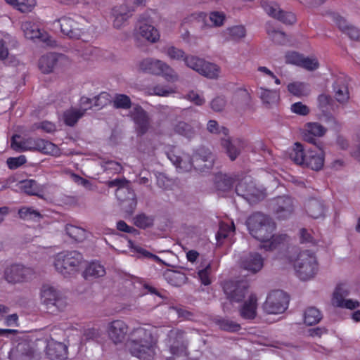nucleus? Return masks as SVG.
Masks as SVG:
<instances>
[{
  "mask_svg": "<svg viewBox=\"0 0 360 360\" xmlns=\"http://www.w3.org/2000/svg\"><path fill=\"white\" fill-rule=\"evenodd\" d=\"M136 36L142 37L150 43L155 44L160 40L159 30L153 25L141 23L136 29Z\"/></svg>",
  "mask_w": 360,
  "mask_h": 360,
  "instance_id": "26",
  "label": "nucleus"
},
{
  "mask_svg": "<svg viewBox=\"0 0 360 360\" xmlns=\"http://www.w3.org/2000/svg\"><path fill=\"white\" fill-rule=\"evenodd\" d=\"M217 323L221 330L229 332H236L240 329V324L229 319H219L217 321Z\"/></svg>",
  "mask_w": 360,
  "mask_h": 360,
  "instance_id": "58",
  "label": "nucleus"
},
{
  "mask_svg": "<svg viewBox=\"0 0 360 360\" xmlns=\"http://www.w3.org/2000/svg\"><path fill=\"white\" fill-rule=\"evenodd\" d=\"M174 131L176 134L191 139L194 135L193 129L191 125L184 122H179L174 126Z\"/></svg>",
  "mask_w": 360,
  "mask_h": 360,
  "instance_id": "50",
  "label": "nucleus"
},
{
  "mask_svg": "<svg viewBox=\"0 0 360 360\" xmlns=\"http://www.w3.org/2000/svg\"><path fill=\"white\" fill-rule=\"evenodd\" d=\"M10 4L14 5L22 13L28 12L36 5L35 0H6Z\"/></svg>",
  "mask_w": 360,
  "mask_h": 360,
  "instance_id": "51",
  "label": "nucleus"
},
{
  "mask_svg": "<svg viewBox=\"0 0 360 360\" xmlns=\"http://www.w3.org/2000/svg\"><path fill=\"white\" fill-rule=\"evenodd\" d=\"M19 188L25 193L37 195L41 191L39 185L33 179H26L19 184Z\"/></svg>",
  "mask_w": 360,
  "mask_h": 360,
  "instance_id": "43",
  "label": "nucleus"
},
{
  "mask_svg": "<svg viewBox=\"0 0 360 360\" xmlns=\"http://www.w3.org/2000/svg\"><path fill=\"white\" fill-rule=\"evenodd\" d=\"M139 133L143 134L149 128V120L146 111L141 107H136L131 114Z\"/></svg>",
  "mask_w": 360,
  "mask_h": 360,
  "instance_id": "31",
  "label": "nucleus"
},
{
  "mask_svg": "<svg viewBox=\"0 0 360 360\" xmlns=\"http://www.w3.org/2000/svg\"><path fill=\"white\" fill-rule=\"evenodd\" d=\"M271 206L277 217L283 219L289 217L294 210L293 200L288 196H280L274 199Z\"/></svg>",
  "mask_w": 360,
  "mask_h": 360,
  "instance_id": "16",
  "label": "nucleus"
},
{
  "mask_svg": "<svg viewBox=\"0 0 360 360\" xmlns=\"http://www.w3.org/2000/svg\"><path fill=\"white\" fill-rule=\"evenodd\" d=\"M289 299L282 290L271 292L263 304V309L270 314H279L283 313L288 307Z\"/></svg>",
  "mask_w": 360,
  "mask_h": 360,
  "instance_id": "8",
  "label": "nucleus"
},
{
  "mask_svg": "<svg viewBox=\"0 0 360 360\" xmlns=\"http://www.w3.org/2000/svg\"><path fill=\"white\" fill-rule=\"evenodd\" d=\"M220 74V68L214 63L207 62L204 60L203 65L200 72V75L210 79H217Z\"/></svg>",
  "mask_w": 360,
  "mask_h": 360,
  "instance_id": "41",
  "label": "nucleus"
},
{
  "mask_svg": "<svg viewBox=\"0 0 360 360\" xmlns=\"http://www.w3.org/2000/svg\"><path fill=\"white\" fill-rule=\"evenodd\" d=\"M156 340L151 331L143 327L134 328L128 342L130 353L141 360H151L155 354Z\"/></svg>",
  "mask_w": 360,
  "mask_h": 360,
  "instance_id": "2",
  "label": "nucleus"
},
{
  "mask_svg": "<svg viewBox=\"0 0 360 360\" xmlns=\"http://www.w3.org/2000/svg\"><path fill=\"white\" fill-rule=\"evenodd\" d=\"M266 31L269 36L274 43L278 44H285L288 41V39L284 32L280 30L271 29L270 27H267Z\"/></svg>",
  "mask_w": 360,
  "mask_h": 360,
  "instance_id": "57",
  "label": "nucleus"
},
{
  "mask_svg": "<svg viewBox=\"0 0 360 360\" xmlns=\"http://www.w3.org/2000/svg\"><path fill=\"white\" fill-rule=\"evenodd\" d=\"M248 285L244 281H227L224 285V290L231 302L242 301L247 292Z\"/></svg>",
  "mask_w": 360,
  "mask_h": 360,
  "instance_id": "17",
  "label": "nucleus"
},
{
  "mask_svg": "<svg viewBox=\"0 0 360 360\" xmlns=\"http://www.w3.org/2000/svg\"><path fill=\"white\" fill-rule=\"evenodd\" d=\"M287 89L290 94L297 98L305 97L310 94L309 85L303 82H290L288 84Z\"/></svg>",
  "mask_w": 360,
  "mask_h": 360,
  "instance_id": "35",
  "label": "nucleus"
},
{
  "mask_svg": "<svg viewBox=\"0 0 360 360\" xmlns=\"http://www.w3.org/2000/svg\"><path fill=\"white\" fill-rule=\"evenodd\" d=\"M153 94L156 96L167 97L173 94H175L176 89L175 88L168 85L158 84L153 87Z\"/></svg>",
  "mask_w": 360,
  "mask_h": 360,
  "instance_id": "61",
  "label": "nucleus"
},
{
  "mask_svg": "<svg viewBox=\"0 0 360 360\" xmlns=\"http://www.w3.org/2000/svg\"><path fill=\"white\" fill-rule=\"evenodd\" d=\"M321 319V312L315 307H309L304 314V323L309 326L319 323Z\"/></svg>",
  "mask_w": 360,
  "mask_h": 360,
  "instance_id": "46",
  "label": "nucleus"
},
{
  "mask_svg": "<svg viewBox=\"0 0 360 360\" xmlns=\"http://www.w3.org/2000/svg\"><path fill=\"white\" fill-rule=\"evenodd\" d=\"M164 276L166 281L174 286L180 285L185 280L184 274L173 271H167Z\"/></svg>",
  "mask_w": 360,
  "mask_h": 360,
  "instance_id": "53",
  "label": "nucleus"
},
{
  "mask_svg": "<svg viewBox=\"0 0 360 360\" xmlns=\"http://www.w3.org/2000/svg\"><path fill=\"white\" fill-rule=\"evenodd\" d=\"M350 290L345 283L338 284L333 294L332 304L336 307L354 310L360 307V302L356 300L349 299Z\"/></svg>",
  "mask_w": 360,
  "mask_h": 360,
  "instance_id": "10",
  "label": "nucleus"
},
{
  "mask_svg": "<svg viewBox=\"0 0 360 360\" xmlns=\"http://www.w3.org/2000/svg\"><path fill=\"white\" fill-rule=\"evenodd\" d=\"M162 53L167 56L170 60L177 61H184L187 56L182 49L174 46H167L162 48Z\"/></svg>",
  "mask_w": 360,
  "mask_h": 360,
  "instance_id": "40",
  "label": "nucleus"
},
{
  "mask_svg": "<svg viewBox=\"0 0 360 360\" xmlns=\"http://www.w3.org/2000/svg\"><path fill=\"white\" fill-rule=\"evenodd\" d=\"M21 29L27 39H34L42 37L39 25L35 22L24 21L21 24Z\"/></svg>",
  "mask_w": 360,
  "mask_h": 360,
  "instance_id": "36",
  "label": "nucleus"
},
{
  "mask_svg": "<svg viewBox=\"0 0 360 360\" xmlns=\"http://www.w3.org/2000/svg\"><path fill=\"white\" fill-rule=\"evenodd\" d=\"M40 300L48 309L56 307L58 310H63L67 306V299L63 294L58 288L49 284L41 286Z\"/></svg>",
  "mask_w": 360,
  "mask_h": 360,
  "instance_id": "6",
  "label": "nucleus"
},
{
  "mask_svg": "<svg viewBox=\"0 0 360 360\" xmlns=\"http://www.w3.org/2000/svg\"><path fill=\"white\" fill-rule=\"evenodd\" d=\"M84 262L83 255L76 250L63 251L54 257L56 270L65 277L77 274Z\"/></svg>",
  "mask_w": 360,
  "mask_h": 360,
  "instance_id": "3",
  "label": "nucleus"
},
{
  "mask_svg": "<svg viewBox=\"0 0 360 360\" xmlns=\"http://www.w3.org/2000/svg\"><path fill=\"white\" fill-rule=\"evenodd\" d=\"M250 233L257 240L263 243L262 248L265 250H273L287 240L286 235H273L275 224L272 220L260 212L250 215L246 221Z\"/></svg>",
  "mask_w": 360,
  "mask_h": 360,
  "instance_id": "1",
  "label": "nucleus"
},
{
  "mask_svg": "<svg viewBox=\"0 0 360 360\" xmlns=\"http://www.w3.org/2000/svg\"><path fill=\"white\" fill-rule=\"evenodd\" d=\"M19 217L24 220H37L41 218V214L32 207H24L18 211Z\"/></svg>",
  "mask_w": 360,
  "mask_h": 360,
  "instance_id": "52",
  "label": "nucleus"
},
{
  "mask_svg": "<svg viewBox=\"0 0 360 360\" xmlns=\"http://www.w3.org/2000/svg\"><path fill=\"white\" fill-rule=\"evenodd\" d=\"M84 19L80 16H63L58 22L62 33L71 39H79L84 32V27L82 22Z\"/></svg>",
  "mask_w": 360,
  "mask_h": 360,
  "instance_id": "11",
  "label": "nucleus"
},
{
  "mask_svg": "<svg viewBox=\"0 0 360 360\" xmlns=\"http://www.w3.org/2000/svg\"><path fill=\"white\" fill-rule=\"evenodd\" d=\"M65 231L70 238L76 241H82L86 238V231L76 226L66 225Z\"/></svg>",
  "mask_w": 360,
  "mask_h": 360,
  "instance_id": "49",
  "label": "nucleus"
},
{
  "mask_svg": "<svg viewBox=\"0 0 360 360\" xmlns=\"http://www.w3.org/2000/svg\"><path fill=\"white\" fill-rule=\"evenodd\" d=\"M305 131L314 136H322L326 132V129L318 122H309L305 125Z\"/></svg>",
  "mask_w": 360,
  "mask_h": 360,
  "instance_id": "56",
  "label": "nucleus"
},
{
  "mask_svg": "<svg viewBox=\"0 0 360 360\" xmlns=\"http://www.w3.org/2000/svg\"><path fill=\"white\" fill-rule=\"evenodd\" d=\"M159 76H162L167 82L170 83H174L179 80V74L173 68L165 62L162 66Z\"/></svg>",
  "mask_w": 360,
  "mask_h": 360,
  "instance_id": "44",
  "label": "nucleus"
},
{
  "mask_svg": "<svg viewBox=\"0 0 360 360\" xmlns=\"http://www.w3.org/2000/svg\"><path fill=\"white\" fill-rule=\"evenodd\" d=\"M131 10L127 5L123 4L115 6L112 10V25L116 29H120L127 25V20L132 15Z\"/></svg>",
  "mask_w": 360,
  "mask_h": 360,
  "instance_id": "21",
  "label": "nucleus"
},
{
  "mask_svg": "<svg viewBox=\"0 0 360 360\" xmlns=\"http://www.w3.org/2000/svg\"><path fill=\"white\" fill-rule=\"evenodd\" d=\"M32 269L20 264H12L4 270V278L9 283H20L29 281L34 275Z\"/></svg>",
  "mask_w": 360,
  "mask_h": 360,
  "instance_id": "12",
  "label": "nucleus"
},
{
  "mask_svg": "<svg viewBox=\"0 0 360 360\" xmlns=\"http://www.w3.org/2000/svg\"><path fill=\"white\" fill-rule=\"evenodd\" d=\"M328 15L338 27L345 32L350 39L357 40L360 38V30L352 25H349L347 20L338 13L330 11L328 13Z\"/></svg>",
  "mask_w": 360,
  "mask_h": 360,
  "instance_id": "23",
  "label": "nucleus"
},
{
  "mask_svg": "<svg viewBox=\"0 0 360 360\" xmlns=\"http://www.w3.org/2000/svg\"><path fill=\"white\" fill-rule=\"evenodd\" d=\"M222 146L226 149V153L231 160H234L240 153L243 142L240 140L230 141L229 139L221 141Z\"/></svg>",
  "mask_w": 360,
  "mask_h": 360,
  "instance_id": "37",
  "label": "nucleus"
},
{
  "mask_svg": "<svg viewBox=\"0 0 360 360\" xmlns=\"http://www.w3.org/2000/svg\"><path fill=\"white\" fill-rule=\"evenodd\" d=\"M106 274L103 265L97 262H92L86 267L83 276L86 280H93L103 277Z\"/></svg>",
  "mask_w": 360,
  "mask_h": 360,
  "instance_id": "32",
  "label": "nucleus"
},
{
  "mask_svg": "<svg viewBox=\"0 0 360 360\" xmlns=\"http://www.w3.org/2000/svg\"><path fill=\"white\" fill-rule=\"evenodd\" d=\"M184 61L188 68L195 70L200 74L202 65H203L204 63L203 59L190 55L186 56Z\"/></svg>",
  "mask_w": 360,
  "mask_h": 360,
  "instance_id": "54",
  "label": "nucleus"
},
{
  "mask_svg": "<svg viewBox=\"0 0 360 360\" xmlns=\"http://www.w3.org/2000/svg\"><path fill=\"white\" fill-rule=\"evenodd\" d=\"M173 360H186L188 356L187 347L188 342L185 337L184 330L179 328H172L167 333L166 340Z\"/></svg>",
  "mask_w": 360,
  "mask_h": 360,
  "instance_id": "5",
  "label": "nucleus"
},
{
  "mask_svg": "<svg viewBox=\"0 0 360 360\" xmlns=\"http://www.w3.org/2000/svg\"><path fill=\"white\" fill-rule=\"evenodd\" d=\"M241 267L251 274L259 271L264 266V258L257 252L245 255L240 262Z\"/></svg>",
  "mask_w": 360,
  "mask_h": 360,
  "instance_id": "20",
  "label": "nucleus"
},
{
  "mask_svg": "<svg viewBox=\"0 0 360 360\" xmlns=\"http://www.w3.org/2000/svg\"><path fill=\"white\" fill-rule=\"evenodd\" d=\"M234 231L233 223H232V226H229L227 224L221 223L219 225V229L217 233L216 238L218 241L221 239L226 238L228 237L231 233Z\"/></svg>",
  "mask_w": 360,
  "mask_h": 360,
  "instance_id": "63",
  "label": "nucleus"
},
{
  "mask_svg": "<svg viewBox=\"0 0 360 360\" xmlns=\"http://www.w3.org/2000/svg\"><path fill=\"white\" fill-rule=\"evenodd\" d=\"M109 187H117L115 195L120 202H128L130 209L136 205V195L131 187L130 182L125 179H115L107 183Z\"/></svg>",
  "mask_w": 360,
  "mask_h": 360,
  "instance_id": "9",
  "label": "nucleus"
},
{
  "mask_svg": "<svg viewBox=\"0 0 360 360\" xmlns=\"http://www.w3.org/2000/svg\"><path fill=\"white\" fill-rule=\"evenodd\" d=\"M164 63L159 59L146 58L139 62V68L143 72L158 76Z\"/></svg>",
  "mask_w": 360,
  "mask_h": 360,
  "instance_id": "30",
  "label": "nucleus"
},
{
  "mask_svg": "<svg viewBox=\"0 0 360 360\" xmlns=\"http://www.w3.org/2000/svg\"><path fill=\"white\" fill-rule=\"evenodd\" d=\"M307 150H304L303 146L297 142L294 144L289 153L290 159L295 164L304 165Z\"/></svg>",
  "mask_w": 360,
  "mask_h": 360,
  "instance_id": "38",
  "label": "nucleus"
},
{
  "mask_svg": "<svg viewBox=\"0 0 360 360\" xmlns=\"http://www.w3.org/2000/svg\"><path fill=\"white\" fill-rule=\"evenodd\" d=\"M304 209L307 214L314 219H323L328 211L324 202L316 198L307 200Z\"/></svg>",
  "mask_w": 360,
  "mask_h": 360,
  "instance_id": "19",
  "label": "nucleus"
},
{
  "mask_svg": "<svg viewBox=\"0 0 360 360\" xmlns=\"http://www.w3.org/2000/svg\"><path fill=\"white\" fill-rule=\"evenodd\" d=\"M325 161V153L321 148H309L307 150L304 165L314 171L321 170Z\"/></svg>",
  "mask_w": 360,
  "mask_h": 360,
  "instance_id": "18",
  "label": "nucleus"
},
{
  "mask_svg": "<svg viewBox=\"0 0 360 360\" xmlns=\"http://www.w3.org/2000/svg\"><path fill=\"white\" fill-rule=\"evenodd\" d=\"M220 35L224 41L238 42L246 36V30L243 25H234L221 31Z\"/></svg>",
  "mask_w": 360,
  "mask_h": 360,
  "instance_id": "29",
  "label": "nucleus"
},
{
  "mask_svg": "<svg viewBox=\"0 0 360 360\" xmlns=\"http://www.w3.org/2000/svg\"><path fill=\"white\" fill-rule=\"evenodd\" d=\"M68 347L60 342L51 339L47 342L46 354L51 360H63L68 356Z\"/></svg>",
  "mask_w": 360,
  "mask_h": 360,
  "instance_id": "24",
  "label": "nucleus"
},
{
  "mask_svg": "<svg viewBox=\"0 0 360 360\" xmlns=\"http://www.w3.org/2000/svg\"><path fill=\"white\" fill-rule=\"evenodd\" d=\"M84 115V110L73 108L68 109L64 112V122L68 126H73Z\"/></svg>",
  "mask_w": 360,
  "mask_h": 360,
  "instance_id": "42",
  "label": "nucleus"
},
{
  "mask_svg": "<svg viewBox=\"0 0 360 360\" xmlns=\"http://www.w3.org/2000/svg\"><path fill=\"white\" fill-rule=\"evenodd\" d=\"M250 95L245 89H240L233 96L231 103L234 105H238L239 103H243L248 101Z\"/></svg>",
  "mask_w": 360,
  "mask_h": 360,
  "instance_id": "64",
  "label": "nucleus"
},
{
  "mask_svg": "<svg viewBox=\"0 0 360 360\" xmlns=\"http://www.w3.org/2000/svg\"><path fill=\"white\" fill-rule=\"evenodd\" d=\"M167 157L179 172H190L193 168L192 158L188 154L177 155L174 151L167 153Z\"/></svg>",
  "mask_w": 360,
  "mask_h": 360,
  "instance_id": "22",
  "label": "nucleus"
},
{
  "mask_svg": "<svg viewBox=\"0 0 360 360\" xmlns=\"http://www.w3.org/2000/svg\"><path fill=\"white\" fill-rule=\"evenodd\" d=\"M39 139L22 138L13 135L11 139V148L16 151L37 150Z\"/></svg>",
  "mask_w": 360,
  "mask_h": 360,
  "instance_id": "25",
  "label": "nucleus"
},
{
  "mask_svg": "<svg viewBox=\"0 0 360 360\" xmlns=\"http://www.w3.org/2000/svg\"><path fill=\"white\" fill-rule=\"evenodd\" d=\"M106 331L113 343L120 344L125 340L129 333V326L123 320L116 319L108 323Z\"/></svg>",
  "mask_w": 360,
  "mask_h": 360,
  "instance_id": "13",
  "label": "nucleus"
},
{
  "mask_svg": "<svg viewBox=\"0 0 360 360\" xmlns=\"http://www.w3.org/2000/svg\"><path fill=\"white\" fill-rule=\"evenodd\" d=\"M262 7L269 16L285 24L292 25L296 21L295 15L292 13L283 11L275 2L262 1Z\"/></svg>",
  "mask_w": 360,
  "mask_h": 360,
  "instance_id": "14",
  "label": "nucleus"
},
{
  "mask_svg": "<svg viewBox=\"0 0 360 360\" xmlns=\"http://www.w3.org/2000/svg\"><path fill=\"white\" fill-rule=\"evenodd\" d=\"M112 105L117 109H129L131 106V101L130 98L122 94H116L113 98H112Z\"/></svg>",
  "mask_w": 360,
  "mask_h": 360,
  "instance_id": "45",
  "label": "nucleus"
},
{
  "mask_svg": "<svg viewBox=\"0 0 360 360\" xmlns=\"http://www.w3.org/2000/svg\"><path fill=\"white\" fill-rule=\"evenodd\" d=\"M235 181V179L230 175L221 174L217 178V188L222 191H229Z\"/></svg>",
  "mask_w": 360,
  "mask_h": 360,
  "instance_id": "47",
  "label": "nucleus"
},
{
  "mask_svg": "<svg viewBox=\"0 0 360 360\" xmlns=\"http://www.w3.org/2000/svg\"><path fill=\"white\" fill-rule=\"evenodd\" d=\"M65 58L63 55L54 53L44 55L39 60V68L43 73H49L53 71L58 63L63 61Z\"/></svg>",
  "mask_w": 360,
  "mask_h": 360,
  "instance_id": "27",
  "label": "nucleus"
},
{
  "mask_svg": "<svg viewBox=\"0 0 360 360\" xmlns=\"http://www.w3.org/2000/svg\"><path fill=\"white\" fill-rule=\"evenodd\" d=\"M236 193L250 204L255 203L264 198V193L257 188L250 177H244L236 184Z\"/></svg>",
  "mask_w": 360,
  "mask_h": 360,
  "instance_id": "7",
  "label": "nucleus"
},
{
  "mask_svg": "<svg viewBox=\"0 0 360 360\" xmlns=\"http://www.w3.org/2000/svg\"><path fill=\"white\" fill-rule=\"evenodd\" d=\"M93 100L94 106L98 109L103 108L112 103L111 96L105 91H103L96 96H94Z\"/></svg>",
  "mask_w": 360,
  "mask_h": 360,
  "instance_id": "55",
  "label": "nucleus"
},
{
  "mask_svg": "<svg viewBox=\"0 0 360 360\" xmlns=\"http://www.w3.org/2000/svg\"><path fill=\"white\" fill-rule=\"evenodd\" d=\"M154 217L152 215H147L144 213L137 214L134 218V224L140 229H146L153 225Z\"/></svg>",
  "mask_w": 360,
  "mask_h": 360,
  "instance_id": "48",
  "label": "nucleus"
},
{
  "mask_svg": "<svg viewBox=\"0 0 360 360\" xmlns=\"http://www.w3.org/2000/svg\"><path fill=\"white\" fill-rule=\"evenodd\" d=\"M257 298L251 294L239 309L240 316L244 319H253L257 316Z\"/></svg>",
  "mask_w": 360,
  "mask_h": 360,
  "instance_id": "28",
  "label": "nucleus"
},
{
  "mask_svg": "<svg viewBox=\"0 0 360 360\" xmlns=\"http://www.w3.org/2000/svg\"><path fill=\"white\" fill-rule=\"evenodd\" d=\"M299 67L303 68L308 71H314L319 67V63L316 58L304 57V56L300 60Z\"/></svg>",
  "mask_w": 360,
  "mask_h": 360,
  "instance_id": "62",
  "label": "nucleus"
},
{
  "mask_svg": "<svg viewBox=\"0 0 360 360\" xmlns=\"http://www.w3.org/2000/svg\"><path fill=\"white\" fill-rule=\"evenodd\" d=\"M257 71L259 72V84H271V79L275 77V74L265 66H259Z\"/></svg>",
  "mask_w": 360,
  "mask_h": 360,
  "instance_id": "59",
  "label": "nucleus"
},
{
  "mask_svg": "<svg viewBox=\"0 0 360 360\" xmlns=\"http://www.w3.org/2000/svg\"><path fill=\"white\" fill-rule=\"evenodd\" d=\"M193 168L200 172H206L213 166L214 159L208 149L200 148L192 155Z\"/></svg>",
  "mask_w": 360,
  "mask_h": 360,
  "instance_id": "15",
  "label": "nucleus"
},
{
  "mask_svg": "<svg viewBox=\"0 0 360 360\" xmlns=\"http://www.w3.org/2000/svg\"><path fill=\"white\" fill-rule=\"evenodd\" d=\"M37 150L44 154L56 157L60 156L61 154L60 148L56 144L41 139H39L38 141Z\"/></svg>",
  "mask_w": 360,
  "mask_h": 360,
  "instance_id": "39",
  "label": "nucleus"
},
{
  "mask_svg": "<svg viewBox=\"0 0 360 360\" xmlns=\"http://www.w3.org/2000/svg\"><path fill=\"white\" fill-rule=\"evenodd\" d=\"M334 95L338 102L347 103L349 98L348 87L345 80L338 78L333 85Z\"/></svg>",
  "mask_w": 360,
  "mask_h": 360,
  "instance_id": "34",
  "label": "nucleus"
},
{
  "mask_svg": "<svg viewBox=\"0 0 360 360\" xmlns=\"http://www.w3.org/2000/svg\"><path fill=\"white\" fill-rule=\"evenodd\" d=\"M206 18V14L205 13H195L185 17L181 23V25L183 27L186 25H192L195 22H202Z\"/></svg>",
  "mask_w": 360,
  "mask_h": 360,
  "instance_id": "60",
  "label": "nucleus"
},
{
  "mask_svg": "<svg viewBox=\"0 0 360 360\" xmlns=\"http://www.w3.org/2000/svg\"><path fill=\"white\" fill-rule=\"evenodd\" d=\"M290 262L298 278L306 281L312 278L319 271V263L315 254L309 250L300 252L290 257Z\"/></svg>",
  "mask_w": 360,
  "mask_h": 360,
  "instance_id": "4",
  "label": "nucleus"
},
{
  "mask_svg": "<svg viewBox=\"0 0 360 360\" xmlns=\"http://www.w3.org/2000/svg\"><path fill=\"white\" fill-rule=\"evenodd\" d=\"M257 94L262 103L267 106L276 104L280 97L278 91L266 89L264 86H260L258 89Z\"/></svg>",
  "mask_w": 360,
  "mask_h": 360,
  "instance_id": "33",
  "label": "nucleus"
}]
</instances>
